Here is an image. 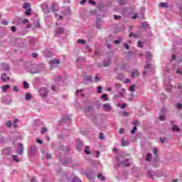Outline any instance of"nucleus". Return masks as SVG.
Returning <instances> with one entry per match:
<instances>
[{
  "label": "nucleus",
  "mask_w": 182,
  "mask_h": 182,
  "mask_svg": "<svg viewBox=\"0 0 182 182\" xmlns=\"http://www.w3.org/2000/svg\"><path fill=\"white\" fill-rule=\"evenodd\" d=\"M144 69L145 70L143 72V75L144 76H146V75H147V70L152 71L154 69V68L150 63H149V60H146V65L144 66Z\"/></svg>",
  "instance_id": "obj_1"
},
{
  "label": "nucleus",
  "mask_w": 182,
  "mask_h": 182,
  "mask_svg": "<svg viewBox=\"0 0 182 182\" xmlns=\"http://www.w3.org/2000/svg\"><path fill=\"white\" fill-rule=\"evenodd\" d=\"M48 93H49V91L46 87H42L39 90V94L41 97H48Z\"/></svg>",
  "instance_id": "obj_2"
},
{
  "label": "nucleus",
  "mask_w": 182,
  "mask_h": 182,
  "mask_svg": "<svg viewBox=\"0 0 182 182\" xmlns=\"http://www.w3.org/2000/svg\"><path fill=\"white\" fill-rule=\"evenodd\" d=\"M65 33V28L63 27H58L55 29V36L59 37V35H63Z\"/></svg>",
  "instance_id": "obj_3"
},
{
  "label": "nucleus",
  "mask_w": 182,
  "mask_h": 182,
  "mask_svg": "<svg viewBox=\"0 0 182 182\" xmlns=\"http://www.w3.org/2000/svg\"><path fill=\"white\" fill-rule=\"evenodd\" d=\"M129 160V159H126L124 161L119 162V167H130Z\"/></svg>",
  "instance_id": "obj_4"
},
{
  "label": "nucleus",
  "mask_w": 182,
  "mask_h": 182,
  "mask_svg": "<svg viewBox=\"0 0 182 182\" xmlns=\"http://www.w3.org/2000/svg\"><path fill=\"white\" fill-rule=\"evenodd\" d=\"M94 111H95V109L92 106L85 107V114L87 116H90V114H92Z\"/></svg>",
  "instance_id": "obj_5"
},
{
  "label": "nucleus",
  "mask_w": 182,
  "mask_h": 182,
  "mask_svg": "<svg viewBox=\"0 0 182 182\" xmlns=\"http://www.w3.org/2000/svg\"><path fill=\"white\" fill-rule=\"evenodd\" d=\"M11 80V77L6 75V73L1 74V82H9Z\"/></svg>",
  "instance_id": "obj_6"
},
{
  "label": "nucleus",
  "mask_w": 182,
  "mask_h": 182,
  "mask_svg": "<svg viewBox=\"0 0 182 182\" xmlns=\"http://www.w3.org/2000/svg\"><path fill=\"white\" fill-rule=\"evenodd\" d=\"M51 9L53 12H58V11H59V6L58 5V3H51Z\"/></svg>",
  "instance_id": "obj_7"
},
{
  "label": "nucleus",
  "mask_w": 182,
  "mask_h": 182,
  "mask_svg": "<svg viewBox=\"0 0 182 182\" xmlns=\"http://www.w3.org/2000/svg\"><path fill=\"white\" fill-rule=\"evenodd\" d=\"M18 154H23V145L22 144H18V148L17 149Z\"/></svg>",
  "instance_id": "obj_8"
},
{
  "label": "nucleus",
  "mask_w": 182,
  "mask_h": 182,
  "mask_svg": "<svg viewBox=\"0 0 182 182\" xmlns=\"http://www.w3.org/2000/svg\"><path fill=\"white\" fill-rule=\"evenodd\" d=\"M145 53H146L145 58L146 59H147L148 61L153 60V55L151 54V53L146 51Z\"/></svg>",
  "instance_id": "obj_9"
},
{
  "label": "nucleus",
  "mask_w": 182,
  "mask_h": 182,
  "mask_svg": "<svg viewBox=\"0 0 182 182\" xmlns=\"http://www.w3.org/2000/svg\"><path fill=\"white\" fill-rule=\"evenodd\" d=\"M50 65H59L60 63V60L58 59H52L49 61Z\"/></svg>",
  "instance_id": "obj_10"
},
{
  "label": "nucleus",
  "mask_w": 182,
  "mask_h": 182,
  "mask_svg": "<svg viewBox=\"0 0 182 182\" xmlns=\"http://www.w3.org/2000/svg\"><path fill=\"white\" fill-rule=\"evenodd\" d=\"M36 153V146H32L30 147V154L31 156H35Z\"/></svg>",
  "instance_id": "obj_11"
},
{
  "label": "nucleus",
  "mask_w": 182,
  "mask_h": 182,
  "mask_svg": "<svg viewBox=\"0 0 182 182\" xmlns=\"http://www.w3.org/2000/svg\"><path fill=\"white\" fill-rule=\"evenodd\" d=\"M103 107L105 112H110V110H112V106H110L109 103L104 104Z\"/></svg>",
  "instance_id": "obj_12"
},
{
  "label": "nucleus",
  "mask_w": 182,
  "mask_h": 182,
  "mask_svg": "<svg viewBox=\"0 0 182 182\" xmlns=\"http://www.w3.org/2000/svg\"><path fill=\"white\" fill-rule=\"evenodd\" d=\"M83 147V144L82 143V141H80V140L77 141V150H78V151H80V150H82V148Z\"/></svg>",
  "instance_id": "obj_13"
},
{
  "label": "nucleus",
  "mask_w": 182,
  "mask_h": 182,
  "mask_svg": "<svg viewBox=\"0 0 182 182\" xmlns=\"http://www.w3.org/2000/svg\"><path fill=\"white\" fill-rule=\"evenodd\" d=\"M43 11L45 14H49V12H50V9H49V6H48V4H45L43 6Z\"/></svg>",
  "instance_id": "obj_14"
},
{
  "label": "nucleus",
  "mask_w": 182,
  "mask_h": 182,
  "mask_svg": "<svg viewBox=\"0 0 182 182\" xmlns=\"http://www.w3.org/2000/svg\"><path fill=\"white\" fill-rule=\"evenodd\" d=\"M172 132H176L177 133H180V132H181V129H180L178 126L173 124L172 127Z\"/></svg>",
  "instance_id": "obj_15"
},
{
  "label": "nucleus",
  "mask_w": 182,
  "mask_h": 182,
  "mask_svg": "<svg viewBox=\"0 0 182 182\" xmlns=\"http://www.w3.org/2000/svg\"><path fill=\"white\" fill-rule=\"evenodd\" d=\"M1 67L3 70H6V72L9 70V65H8L6 63H1Z\"/></svg>",
  "instance_id": "obj_16"
},
{
  "label": "nucleus",
  "mask_w": 182,
  "mask_h": 182,
  "mask_svg": "<svg viewBox=\"0 0 182 182\" xmlns=\"http://www.w3.org/2000/svg\"><path fill=\"white\" fill-rule=\"evenodd\" d=\"M63 122H65V123H70V116L63 117Z\"/></svg>",
  "instance_id": "obj_17"
},
{
  "label": "nucleus",
  "mask_w": 182,
  "mask_h": 182,
  "mask_svg": "<svg viewBox=\"0 0 182 182\" xmlns=\"http://www.w3.org/2000/svg\"><path fill=\"white\" fill-rule=\"evenodd\" d=\"M110 63H112V61L110 59H107L104 60V66L105 68H107V66H110Z\"/></svg>",
  "instance_id": "obj_18"
},
{
  "label": "nucleus",
  "mask_w": 182,
  "mask_h": 182,
  "mask_svg": "<svg viewBox=\"0 0 182 182\" xmlns=\"http://www.w3.org/2000/svg\"><path fill=\"white\" fill-rule=\"evenodd\" d=\"M23 9H31V4L25 2L23 5Z\"/></svg>",
  "instance_id": "obj_19"
},
{
  "label": "nucleus",
  "mask_w": 182,
  "mask_h": 182,
  "mask_svg": "<svg viewBox=\"0 0 182 182\" xmlns=\"http://www.w3.org/2000/svg\"><path fill=\"white\" fill-rule=\"evenodd\" d=\"M12 159L13 161H15V163H19V161H21V159H18V155H13Z\"/></svg>",
  "instance_id": "obj_20"
},
{
  "label": "nucleus",
  "mask_w": 182,
  "mask_h": 182,
  "mask_svg": "<svg viewBox=\"0 0 182 182\" xmlns=\"http://www.w3.org/2000/svg\"><path fill=\"white\" fill-rule=\"evenodd\" d=\"M139 75H140L139 73V71L134 70V72L132 73V77H137V76H139Z\"/></svg>",
  "instance_id": "obj_21"
},
{
  "label": "nucleus",
  "mask_w": 182,
  "mask_h": 182,
  "mask_svg": "<svg viewBox=\"0 0 182 182\" xmlns=\"http://www.w3.org/2000/svg\"><path fill=\"white\" fill-rule=\"evenodd\" d=\"M108 96L107 94H104L101 96V99H104L105 102H107V100H109Z\"/></svg>",
  "instance_id": "obj_22"
},
{
  "label": "nucleus",
  "mask_w": 182,
  "mask_h": 182,
  "mask_svg": "<svg viewBox=\"0 0 182 182\" xmlns=\"http://www.w3.org/2000/svg\"><path fill=\"white\" fill-rule=\"evenodd\" d=\"M121 145L122 146V147H124V146H129V143L127 142V141H125L124 139H122Z\"/></svg>",
  "instance_id": "obj_23"
},
{
  "label": "nucleus",
  "mask_w": 182,
  "mask_h": 182,
  "mask_svg": "<svg viewBox=\"0 0 182 182\" xmlns=\"http://www.w3.org/2000/svg\"><path fill=\"white\" fill-rule=\"evenodd\" d=\"M159 6H161V8H168V4L167 2L161 3Z\"/></svg>",
  "instance_id": "obj_24"
},
{
  "label": "nucleus",
  "mask_w": 182,
  "mask_h": 182,
  "mask_svg": "<svg viewBox=\"0 0 182 182\" xmlns=\"http://www.w3.org/2000/svg\"><path fill=\"white\" fill-rule=\"evenodd\" d=\"M10 87H11V85H4L2 87V90H3V92H6V90H8V89H9Z\"/></svg>",
  "instance_id": "obj_25"
},
{
  "label": "nucleus",
  "mask_w": 182,
  "mask_h": 182,
  "mask_svg": "<svg viewBox=\"0 0 182 182\" xmlns=\"http://www.w3.org/2000/svg\"><path fill=\"white\" fill-rule=\"evenodd\" d=\"M146 161H151V154H150V153L146 154Z\"/></svg>",
  "instance_id": "obj_26"
},
{
  "label": "nucleus",
  "mask_w": 182,
  "mask_h": 182,
  "mask_svg": "<svg viewBox=\"0 0 182 182\" xmlns=\"http://www.w3.org/2000/svg\"><path fill=\"white\" fill-rule=\"evenodd\" d=\"M90 149V147H89L88 146L85 147L84 151L86 154H90V151H89Z\"/></svg>",
  "instance_id": "obj_27"
},
{
  "label": "nucleus",
  "mask_w": 182,
  "mask_h": 182,
  "mask_svg": "<svg viewBox=\"0 0 182 182\" xmlns=\"http://www.w3.org/2000/svg\"><path fill=\"white\" fill-rule=\"evenodd\" d=\"M141 27L143 29H147V28H149V23H147V22H143L141 23Z\"/></svg>",
  "instance_id": "obj_28"
},
{
  "label": "nucleus",
  "mask_w": 182,
  "mask_h": 182,
  "mask_svg": "<svg viewBox=\"0 0 182 182\" xmlns=\"http://www.w3.org/2000/svg\"><path fill=\"white\" fill-rule=\"evenodd\" d=\"M153 153L156 157L159 156V149L157 148H154L153 149Z\"/></svg>",
  "instance_id": "obj_29"
},
{
  "label": "nucleus",
  "mask_w": 182,
  "mask_h": 182,
  "mask_svg": "<svg viewBox=\"0 0 182 182\" xmlns=\"http://www.w3.org/2000/svg\"><path fill=\"white\" fill-rule=\"evenodd\" d=\"M97 178H100V180H101V181H105V176H103V175H102V173H99L97 175Z\"/></svg>",
  "instance_id": "obj_30"
},
{
  "label": "nucleus",
  "mask_w": 182,
  "mask_h": 182,
  "mask_svg": "<svg viewBox=\"0 0 182 182\" xmlns=\"http://www.w3.org/2000/svg\"><path fill=\"white\" fill-rule=\"evenodd\" d=\"M148 176L153 180L154 178L153 176H154V173L152 171H148Z\"/></svg>",
  "instance_id": "obj_31"
},
{
  "label": "nucleus",
  "mask_w": 182,
  "mask_h": 182,
  "mask_svg": "<svg viewBox=\"0 0 182 182\" xmlns=\"http://www.w3.org/2000/svg\"><path fill=\"white\" fill-rule=\"evenodd\" d=\"M32 99V95L30 93L26 95V100H31Z\"/></svg>",
  "instance_id": "obj_32"
},
{
  "label": "nucleus",
  "mask_w": 182,
  "mask_h": 182,
  "mask_svg": "<svg viewBox=\"0 0 182 182\" xmlns=\"http://www.w3.org/2000/svg\"><path fill=\"white\" fill-rule=\"evenodd\" d=\"M23 85L25 89H29V84H28V82L26 81H24L23 82Z\"/></svg>",
  "instance_id": "obj_33"
},
{
  "label": "nucleus",
  "mask_w": 182,
  "mask_h": 182,
  "mask_svg": "<svg viewBox=\"0 0 182 182\" xmlns=\"http://www.w3.org/2000/svg\"><path fill=\"white\" fill-rule=\"evenodd\" d=\"M48 132V129H46V127H42L41 133V134H43L45 133H46Z\"/></svg>",
  "instance_id": "obj_34"
},
{
  "label": "nucleus",
  "mask_w": 182,
  "mask_h": 182,
  "mask_svg": "<svg viewBox=\"0 0 182 182\" xmlns=\"http://www.w3.org/2000/svg\"><path fill=\"white\" fill-rule=\"evenodd\" d=\"M77 43H81V45H85V43H86V41L79 39V40H77Z\"/></svg>",
  "instance_id": "obj_35"
},
{
  "label": "nucleus",
  "mask_w": 182,
  "mask_h": 182,
  "mask_svg": "<svg viewBox=\"0 0 182 182\" xmlns=\"http://www.w3.org/2000/svg\"><path fill=\"white\" fill-rule=\"evenodd\" d=\"M6 127H12V122L8 121V122L6 123Z\"/></svg>",
  "instance_id": "obj_36"
},
{
  "label": "nucleus",
  "mask_w": 182,
  "mask_h": 182,
  "mask_svg": "<svg viewBox=\"0 0 182 182\" xmlns=\"http://www.w3.org/2000/svg\"><path fill=\"white\" fill-rule=\"evenodd\" d=\"M31 11L32 10L31 9H26V12H25L26 15H28V16L31 15Z\"/></svg>",
  "instance_id": "obj_37"
},
{
  "label": "nucleus",
  "mask_w": 182,
  "mask_h": 182,
  "mask_svg": "<svg viewBox=\"0 0 182 182\" xmlns=\"http://www.w3.org/2000/svg\"><path fill=\"white\" fill-rule=\"evenodd\" d=\"M176 109H178V110H181L182 109V104L181 103L176 104Z\"/></svg>",
  "instance_id": "obj_38"
},
{
  "label": "nucleus",
  "mask_w": 182,
  "mask_h": 182,
  "mask_svg": "<svg viewBox=\"0 0 182 182\" xmlns=\"http://www.w3.org/2000/svg\"><path fill=\"white\" fill-rule=\"evenodd\" d=\"M134 87H136V85H131V86L129 87V90H130V92H135Z\"/></svg>",
  "instance_id": "obj_39"
},
{
  "label": "nucleus",
  "mask_w": 182,
  "mask_h": 182,
  "mask_svg": "<svg viewBox=\"0 0 182 182\" xmlns=\"http://www.w3.org/2000/svg\"><path fill=\"white\" fill-rule=\"evenodd\" d=\"M99 139H100V140H105V135L102 132L100 133Z\"/></svg>",
  "instance_id": "obj_40"
},
{
  "label": "nucleus",
  "mask_w": 182,
  "mask_h": 182,
  "mask_svg": "<svg viewBox=\"0 0 182 182\" xmlns=\"http://www.w3.org/2000/svg\"><path fill=\"white\" fill-rule=\"evenodd\" d=\"M132 124H134V126H140V122L139 121L133 122Z\"/></svg>",
  "instance_id": "obj_41"
},
{
  "label": "nucleus",
  "mask_w": 182,
  "mask_h": 182,
  "mask_svg": "<svg viewBox=\"0 0 182 182\" xmlns=\"http://www.w3.org/2000/svg\"><path fill=\"white\" fill-rule=\"evenodd\" d=\"M136 130H137V127H134L132 130H131V134H134V133H136Z\"/></svg>",
  "instance_id": "obj_42"
},
{
  "label": "nucleus",
  "mask_w": 182,
  "mask_h": 182,
  "mask_svg": "<svg viewBox=\"0 0 182 182\" xmlns=\"http://www.w3.org/2000/svg\"><path fill=\"white\" fill-rule=\"evenodd\" d=\"M73 182H82V181H80V179L79 178H77V177L74 178L73 179Z\"/></svg>",
  "instance_id": "obj_43"
},
{
  "label": "nucleus",
  "mask_w": 182,
  "mask_h": 182,
  "mask_svg": "<svg viewBox=\"0 0 182 182\" xmlns=\"http://www.w3.org/2000/svg\"><path fill=\"white\" fill-rule=\"evenodd\" d=\"M88 2L89 4H91V5H93L94 6H96V1L93 0H89Z\"/></svg>",
  "instance_id": "obj_44"
},
{
  "label": "nucleus",
  "mask_w": 182,
  "mask_h": 182,
  "mask_svg": "<svg viewBox=\"0 0 182 182\" xmlns=\"http://www.w3.org/2000/svg\"><path fill=\"white\" fill-rule=\"evenodd\" d=\"M36 141L37 143H38L39 144H43V141L39 139V138H37V139H36Z\"/></svg>",
  "instance_id": "obj_45"
},
{
  "label": "nucleus",
  "mask_w": 182,
  "mask_h": 182,
  "mask_svg": "<svg viewBox=\"0 0 182 182\" xmlns=\"http://www.w3.org/2000/svg\"><path fill=\"white\" fill-rule=\"evenodd\" d=\"M159 120H161L162 122H164V120H166V117H164V115H161L159 117Z\"/></svg>",
  "instance_id": "obj_46"
},
{
  "label": "nucleus",
  "mask_w": 182,
  "mask_h": 182,
  "mask_svg": "<svg viewBox=\"0 0 182 182\" xmlns=\"http://www.w3.org/2000/svg\"><path fill=\"white\" fill-rule=\"evenodd\" d=\"M119 5H126V0H120Z\"/></svg>",
  "instance_id": "obj_47"
},
{
  "label": "nucleus",
  "mask_w": 182,
  "mask_h": 182,
  "mask_svg": "<svg viewBox=\"0 0 182 182\" xmlns=\"http://www.w3.org/2000/svg\"><path fill=\"white\" fill-rule=\"evenodd\" d=\"M46 156L48 160H49V159H52V154H46Z\"/></svg>",
  "instance_id": "obj_48"
},
{
  "label": "nucleus",
  "mask_w": 182,
  "mask_h": 182,
  "mask_svg": "<svg viewBox=\"0 0 182 182\" xmlns=\"http://www.w3.org/2000/svg\"><path fill=\"white\" fill-rule=\"evenodd\" d=\"M11 30L12 32H16V27L15 26H13L11 27Z\"/></svg>",
  "instance_id": "obj_49"
},
{
  "label": "nucleus",
  "mask_w": 182,
  "mask_h": 182,
  "mask_svg": "<svg viewBox=\"0 0 182 182\" xmlns=\"http://www.w3.org/2000/svg\"><path fill=\"white\" fill-rule=\"evenodd\" d=\"M114 18L115 20L122 19V16H121L114 15Z\"/></svg>",
  "instance_id": "obj_50"
},
{
  "label": "nucleus",
  "mask_w": 182,
  "mask_h": 182,
  "mask_svg": "<svg viewBox=\"0 0 182 182\" xmlns=\"http://www.w3.org/2000/svg\"><path fill=\"white\" fill-rule=\"evenodd\" d=\"M4 141H5V139L2 135H0V143H4Z\"/></svg>",
  "instance_id": "obj_51"
},
{
  "label": "nucleus",
  "mask_w": 182,
  "mask_h": 182,
  "mask_svg": "<svg viewBox=\"0 0 182 182\" xmlns=\"http://www.w3.org/2000/svg\"><path fill=\"white\" fill-rule=\"evenodd\" d=\"M122 87V84H116L115 89H120Z\"/></svg>",
  "instance_id": "obj_52"
},
{
  "label": "nucleus",
  "mask_w": 182,
  "mask_h": 182,
  "mask_svg": "<svg viewBox=\"0 0 182 182\" xmlns=\"http://www.w3.org/2000/svg\"><path fill=\"white\" fill-rule=\"evenodd\" d=\"M119 134H124V128H121L119 129Z\"/></svg>",
  "instance_id": "obj_53"
},
{
  "label": "nucleus",
  "mask_w": 182,
  "mask_h": 182,
  "mask_svg": "<svg viewBox=\"0 0 182 182\" xmlns=\"http://www.w3.org/2000/svg\"><path fill=\"white\" fill-rule=\"evenodd\" d=\"M13 90L14 92H19V90L18 89V87L17 86H14L13 87Z\"/></svg>",
  "instance_id": "obj_54"
},
{
  "label": "nucleus",
  "mask_w": 182,
  "mask_h": 182,
  "mask_svg": "<svg viewBox=\"0 0 182 182\" xmlns=\"http://www.w3.org/2000/svg\"><path fill=\"white\" fill-rule=\"evenodd\" d=\"M159 140L161 143H162V144H164V141H166V138H160Z\"/></svg>",
  "instance_id": "obj_55"
},
{
  "label": "nucleus",
  "mask_w": 182,
  "mask_h": 182,
  "mask_svg": "<svg viewBox=\"0 0 182 182\" xmlns=\"http://www.w3.org/2000/svg\"><path fill=\"white\" fill-rule=\"evenodd\" d=\"M124 46L125 49H127V50L130 49V46L127 43H124Z\"/></svg>",
  "instance_id": "obj_56"
},
{
  "label": "nucleus",
  "mask_w": 182,
  "mask_h": 182,
  "mask_svg": "<svg viewBox=\"0 0 182 182\" xmlns=\"http://www.w3.org/2000/svg\"><path fill=\"white\" fill-rule=\"evenodd\" d=\"M120 42H122V39L115 40V41H114V43H116L117 45H119V43H120Z\"/></svg>",
  "instance_id": "obj_57"
},
{
  "label": "nucleus",
  "mask_w": 182,
  "mask_h": 182,
  "mask_svg": "<svg viewBox=\"0 0 182 182\" xmlns=\"http://www.w3.org/2000/svg\"><path fill=\"white\" fill-rule=\"evenodd\" d=\"M102 87H97V93H102Z\"/></svg>",
  "instance_id": "obj_58"
},
{
  "label": "nucleus",
  "mask_w": 182,
  "mask_h": 182,
  "mask_svg": "<svg viewBox=\"0 0 182 182\" xmlns=\"http://www.w3.org/2000/svg\"><path fill=\"white\" fill-rule=\"evenodd\" d=\"M1 24H2V25H8V21H6V20H3V21H1Z\"/></svg>",
  "instance_id": "obj_59"
},
{
  "label": "nucleus",
  "mask_w": 182,
  "mask_h": 182,
  "mask_svg": "<svg viewBox=\"0 0 182 182\" xmlns=\"http://www.w3.org/2000/svg\"><path fill=\"white\" fill-rule=\"evenodd\" d=\"M176 73L178 74V75H182V71L181 70H180V69H177L176 70Z\"/></svg>",
  "instance_id": "obj_60"
},
{
  "label": "nucleus",
  "mask_w": 182,
  "mask_h": 182,
  "mask_svg": "<svg viewBox=\"0 0 182 182\" xmlns=\"http://www.w3.org/2000/svg\"><path fill=\"white\" fill-rule=\"evenodd\" d=\"M85 79L86 80H88L89 82H90L92 80V76H87Z\"/></svg>",
  "instance_id": "obj_61"
},
{
  "label": "nucleus",
  "mask_w": 182,
  "mask_h": 182,
  "mask_svg": "<svg viewBox=\"0 0 182 182\" xmlns=\"http://www.w3.org/2000/svg\"><path fill=\"white\" fill-rule=\"evenodd\" d=\"M138 48H143V46L141 45V41H138Z\"/></svg>",
  "instance_id": "obj_62"
},
{
  "label": "nucleus",
  "mask_w": 182,
  "mask_h": 182,
  "mask_svg": "<svg viewBox=\"0 0 182 182\" xmlns=\"http://www.w3.org/2000/svg\"><path fill=\"white\" fill-rule=\"evenodd\" d=\"M172 60H176V55H172L171 59V62H172Z\"/></svg>",
  "instance_id": "obj_63"
},
{
  "label": "nucleus",
  "mask_w": 182,
  "mask_h": 182,
  "mask_svg": "<svg viewBox=\"0 0 182 182\" xmlns=\"http://www.w3.org/2000/svg\"><path fill=\"white\" fill-rule=\"evenodd\" d=\"M31 182H38V181H36V178H35V177H32Z\"/></svg>",
  "instance_id": "obj_64"
}]
</instances>
